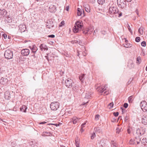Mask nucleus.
Masks as SVG:
<instances>
[{"label":"nucleus","mask_w":147,"mask_h":147,"mask_svg":"<svg viewBox=\"0 0 147 147\" xmlns=\"http://www.w3.org/2000/svg\"><path fill=\"white\" fill-rule=\"evenodd\" d=\"M113 4L114 2L112 1H111V2L109 4L110 5H111V7L109 6V15L111 17H113V15L117 13L119 11L117 8Z\"/></svg>","instance_id":"obj_1"},{"label":"nucleus","mask_w":147,"mask_h":147,"mask_svg":"<svg viewBox=\"0 0 147 147\" xmlns=\"http://www.w3.org/2000/svg\"><path fill=\"white\" fill-rule=\"evenodd\" d=\"M145 129L141 128H138L136 129V131L134 132V135L135 137H139L144 134L145 132Z\"/></svg>","instance_id":"obj_2"},{"label":"nucleus","mask_w":147,"mask_h":147,"mask_svg":"<svg viewBox=\"0 0 147 147\" xmlns=\"http://www.w3.org/2000/svg\"><path fill=\"white\" fill-rule=\"evenodd\" d=\"M98 84L95 85V88L97 90L100 94L101 95L103 93L105 90H107V85H105L104 86H98Z\"/></svg>","instance_id":"obj_3"},{"label":"nucleus","mask_w":147,"mask_h":147,"mask_svg":"<svg viewBox=\"0 0 147 147\" xmlns=\"http://www.w3.org/2000/svg\"><path fill=\"white\" fill-rule=\"evenodd\" d=\"M4 56L7 59H10L13 57V52L11 50L7 49L5 51L4 53Z\"/></svg>","instance_id":"obj_4"},{"label":"nucleus","mask_w":147,"mask_h":147,"mask_svg":"<svg viewBox=\"0 0 147 147\" xmlns=\"http://www.w3.org/2000/svg\"><path fill=\"white\" fill-rule=\"evenodd\" d=\"M59 103L58 102H54L51 103L50 105V107L51 109L53 110H56L59 107Z\"/></svg>","instance_id":"obj_5"},{"label":"nucleus","mask_w":147,"mask_h":147,"mask_svg":"<svg viewBox=\"0 0 147 147\" xmlns=\"http://www.w3.org/2000/svg\"><path fill=\"white\" fill-rule=\"evenodd\" d=\"M73 84V80L70 78H67L65 80V86L68 88L71 87Z\"/></svg>","instance_id":"obj_6"},{"label":"nucleus","mask_w":147,"mask_h":147,"mask_svg":"<svg viewBox=\"0 0 147 147\" xmlns=\"http://www.w3.org/2000/svg\"><path fill=\"white\" fill-rule=\"evenodd\" d=\"M117 4L120 7L124 8L126 7V4L125 0H117Z\"/></svg>","instance_id":"obj_7"},{"label":"nucleus","mask_w":147,"mask_h":147,"mask_svg":"<svg viewBox=\"0 0 147 147\" xmlns=\"http://www.w3.org/2000/svg\"><path fill=\"white\" fill-rule=\"evenodd\" d=\"M140 106L144 112L147 111V103L146 102H141Z\"/></svg>","instance_id":"obj_8"},{"label":"nucleus","mask_w":147,"mask_h":147,"mask_svg":"<svg viewBox=\"0 0 147 147\" xmlns=\"http://www.w3.org/2000/svg\"><path fill=\"white\" fill-rule=\"evenodd\" d=\"M75 26L80 29V30L83 29V24L81 21L79 20L76 22L74 25Z\"/></svg>","instance_id":"obj_9"},{"label":"nucleus","mask_w":147,"mask_h":147,"mask_svg":"<svg viewBox=\"0 0 147 147\" xmlns=\"http://www.w3.org/2000/svg\"><path fill=\"white\" fill-rule=\"evenodd\" d=\"M80 119V118H78L76 116H74L73 118L70 119V121L69 123L73 122L74 124H76L79 121Z\"/></svg>","instance_id":"obj_10"},{"label":"nucleus","mask_w":147,"mask_h":147,"mask_svg":"<svg viewBox=\"0 0 147 147\" xmlns=\"http://www.w3.org/2000/svg\"><path fill=\"white\" fill-rule=\"evenodd\" d=\"M21 54L24 56H27L30 53V51L28 49H24L21 51Z\"/></svg>","instance_id":"obj_11"},{"label":"nucleus","mask_w":147,"mask_h":147,"mask_svg":"<svg viewBox=\"0 0 147 147\" xmlns=\"http://www.w3.org/2000/svg\"><path fill=\"white\" fill-rule=\"evenodd\" d=\"M56 7L54 5H51L49 7V11L52 13H55L56 11Z\"/></svg>","instance_id":"obj_12"},{"label":"nucleus","mask_w":147,"mask_h":147,"mask_svg":"<svg viewBox=\"0 0 147 147\" xmlns=\"http://www.w3.org/2000/svg\"><path fill=\"white\" fill-rule=\"evenodd\" d=\"M31 50L32 51V53H33V54L32 55V56H33L34 57H35L34 53H36L37 50V48L35 45L33 46L32 47H30Z\"/></svg>","instance_id":"obj_13"},{"label":"nucleus","mask_w":147,"mask_h":147,"mask_svg":"<svg viewBox=\"0 0 147 147\" xmlns=\"http://www.w3.org/2000/svg\"><path fill=\"white\" fill-rule=\"evenodd\" d=\"M7 12L4 9H0V17H3L6 15Z\"/></svg>","instance_id":"obj_14"},{"label":"nucleus","mask_w":147,"mask_h":147,"mask_svg":"<svg viewBox=\"0 0 147 147\" xmlns=\"http://www.w3.org/2000/svg\"><path fill=\"white\" fill-rule=\"evenodd\" d=\"M142 122L144 125H147V115H143L142 118Z\"/></svg>","instance_id":"obj_15"},{"label":"nucleus","mask_w":147,"mask_h":147,"mask_svg":"<svg viewBox=\"0 0 147 147\" xmlns=\"http://www.w3.org/2000/svg\"><path fill=\"white\" fill-rule=\"evenodd\" d=\"M53 22L52 21H49L47 22L46 27L47 28L50 29L53 27Z\"/></svg>","instance_id":"obj_16"},{"label":"nucleus","mask_w":147,"mask_h":147,"mask_svg":"<svg viewBox=\"0 0 147 147\" xmlns=\"http://www.w3.org/2000/svg\"><path fill=\"white\" fill-rule=\"evenodd\" d=\"M40 49L42 51L47 50L48 48L47 46L44 44H41L39 46Z\"/></svg>","instance_id":"obj_17"},{"label":"nucleus","mask_w":147,"mask_h":147,"mask_svg":"<svg viewBox=\"0 0 147 147\" xmlns=\"http://www.w3.org/2000/svg\"><path fill=\"white\" fill-rule=\"evenodd\" d=\"M8 80L6 78L2 77L0 80V82L2 84L5 85L7 84Z\"/></svg>","instance_id":"obj_18"},{"label":"nucleus","mask_w":147,"mask_h":147,"mask_svg":"<svg viewBox=\"0 0 147 147\" xmlns=\"http://www.w3.org/2000/svg\"><path fill=\"white\" fill-rule=\"evenodd\" d=\"M4 98L6 100H9L11 98L10 94L9 91H6L4 94Z\"/></svg>","instance_id":"obj_19"},{"label":"nucleus","mask_w":147,"mask_h":147,"mask_svg":"<svg viewBox=\"0 0 147 147\" xmlns=\"http://www.w3.org/2000/svg\"><path fill=\"white\" fill-rule=\"evenodd\" d=\"M93 93L92 92H87L86 94L85 98L87 99H89L91 97Z\"/></svg>","instance_id":"obj_20"},{"label":"nucleus","mask_w":147,"mask_h":147,"mask_svg":"<svg viewBox=\"0 0 147 147\" xmlns=\"http://www.w3.org/2000/svg\"><path fill=\"white\" fill-rule=\"evenodd\" d=\"M142 144L146 147H147V139L144 138L142 140Z\"/></svg>","instance_id":"obj_21"},{"label":"nucleus","mask_w":147,"mask_h":147,"mask_svg":"<svg viewBox=\"0 0 147 147\" xmlns=\"http://www.w3.org/2000/svg\"><path fill=\"white\" fill-rule=\"evenodd\" d=\"M79 89V86L77 84H75L72 88L73 91H77Z\"/></svg>","instance_id":"obj_22"},{"label":"nucleus","mask_w":147,"mask_h":147,"mask_svg":"<svg viewBox=\"0 0 147 147\" xmlns=\"http://www.w3.org/2000/svg\"><path fill=\"white\" fill-rule=\"evenodd\" d=\"M27 109V107L24 105H23L20 108V111L23 112H26V109Z\"/></svg>","instance_id":"obj_23"},{"label":"nucleus","mask_w":147,"mask_h":147,"mask_svg":"<svg viewBox=\"0 0 147 147\" xmlns=\"http://www.w3.org/2000/svg\"><path fill=\"white\" fill-rule=\"evenodd\" d=\"M79 140L78 139V137H76L75 139V144L76 147H79Z\"/></svg>","instance_id":"obj_24"},{"label":"nucleus","mask_w":147,"mask_h":147,"mask_svg":"<svg viewBox=\"0 0 147 147\" xmlns=\"http://www.w3.org/2000/svg\"><path fill=\"white\" fill-rule=\"evenodd\" d=\"M81 30L82 31V33L86 35H87L89 32L88 28H86L85 30H84V28H83V29Z\"/></svg>","instance_id":"obj_25"},{"label":"nucleus","mask_w":147,"mask_h":147,"mask_svg":"<svg viewBox=\"0 0 147 147\" xmlns=\"http://www.w3.org/2000/svg\"><path fill=\"white\" fill-rule=\"evenodd\" d=\"M79 30V29L78 27H76V26H74L73 27V31L74 33H76L78 32Z\"/></svg>","instance_id":"obj_26"},{"label":"nucleus","mask_w":147,"mask_h":147,"mask_svg":"<svg viewBox=\"0 0 147 147\" xmlns=\"http://www.w3.org/2000/svg\"><path fill=\"white\" fill-rule=\"evenodd\" d=\"M51 135V133L49 132L44 131L42 133V135L45 136H49Z\"/></svg>","instance_id":"obj_27"},{"label":"nucleus","mask_w":147,"mask_h":147,"mask_svg":"<svg viewBox=\"0 0 147 147\" xmlns=\"http://www.w3.org/2000/svg\"><path fill=\"white\" fill-rule=\"evenodd\" d=\"M128 66L130 68H132L134 67V65L133 62L131 61V62H129V63H128Z\"/></svg>","instance_id":"obj_28"},{"label":"nucleus","mask_w":147,"mask_h":147,"mask_svg":"<svg viewBox=\"0 0 147 147\" xmlns=\"http://www.w3.org/2000/svg\"><path fill=\"white\" fill-rule=\"evenodd\" d=\"M82 13V11L80 9L78 8L77 9V14L78 16H80Z\"/></svg>","instance_id":"obj_29"},{"label":"nucleus","mask_w":147,"mask_h":147,"mask_svg":"<svg viewBox=\"0 0 147 147\" xmlns=\"http://www.w3.org/2000/svg\"><path fill=\"white\" fill-rule=\"evenodd\" d=\"M85 74H82L81 75L79 76V79L82 82L84 80V76Z\"/></svg>","instance_id":"obj_30"},{"label":"nucleus","mask_w":147,"mask_h":147,"mask_svg":"<svg viewBox=\"0 0 147 147\" xmlns=\"http://www.w3.org/2000/svg\"><path fill=\"white\" fill-rule=\"evenodd\" d=\"M89 32L90 34H91L94 30V27L92 26H90L88 28Z\"/></svg>","instance_id":"obj_31"},{"label":"nucleus","mask_w":147,"mask_h":147,"mask_svg":"<svg viewBox=\"0 0 147 147\" xmlns=\"http://www.w3.org/2000/svg\"><path fill=\"white\" fill-rule=\"evenodd\" d=\"M135 143V140L133 139H131L129 141V143L130 145L134 144Z\"/></svg>","instance_id":"obj_32"},{"label":"nucleus","mask_w":147,"mask_h":147,"mask_svg":"<svg viewBox=\"0 0 147 147\" xmlns=\"http://www.w3.org/2000/svg\"><path fill=\"white\" fill-rule=\"evenodd\" d=\"M141 59L140 56L138 57L136 59V63H137L140 64L141 62Z\"/></svg>","instance_id":"obj_33"},{"label":"nucleus","mask_w":147,"mask_h":147,"mask_svg":"<svg viewBox=\"0 0 147 147\" xmlns=\"http://www.w3.org/2000/svg\"><path fill=\"white\" fill-rule=\"evenodd\" d=\"M87 121H86L83 124H82L81 126V131L82 132L84 130L83 129V128L85 126V125L86 124V122Z\"/></svg>","instance_id":"obj_34"},{"label":"nucleus","mask_w":147,"mask_h":147,"mask_svg":"<svg viewBox=\"0 0 147 147\" xmlns=\"http://www.w3.org/2000/svg\"><path fill=\"white\" fill-rule=\"evenodd\" d=\"M105 0H97L98 3L100 5L103 4L105 2Z\"/></svg>","instance_id":"obj_35"},{"label":"nucleus","mask_w":147,"mask_h":147,"mask_svg":"<svg viewBox=\"0 0 147 147\" xmlns=\"http://www.w3.org/2000/svg\"><path fill=\"white\" fill-rule=\"evenodd\" d=\"M86 11L87 12H89L90 11V8L89 6H87L85 7Z\"/></svg>","instance_id":"obj_36"},{"label":"nucleus","mask_w":147,"mask_h":147,"mask_svg":"<svg viewBox=\"0 0 147 147\" xmlns=\"http://www.w3.org/2000/svg\"><path fill=\"white\" fill-rule=\"evenodd\" d=\"M113 103L112 102L109 104L108 107L109 109H111L113 107Z\"/></svg>","instance_id":"obj_37"},{"label":"nucleus","mask_w":147,"mask_h":147,"mask_svg":"<svg viewBox=\"0 0 147 147\" xmlns=\"http://www.w3.org/2000/svg\"><path fill=\"white\" fill-rule=\"evenodd\" d=\"M94 130L96 132L100 133V131L99 128L98 127H95L94 129Z\"/></svg>","instance_id":"obj_38"},{"label":"nucleus","mask_w":147,"mask_h":147,"mask_svg":"<svg viewBox=\"0 0 147 147\" xmlns=\"http://www.w3.org/2000/svg\"><path fill=\"white\" fill-rule=\"evenodd\" d=\"M127 27L129 30V31L130 32L131 34H132V30L131 29V28L128 24H127Z\"/></svg>","instance_id":"obj_39"},{"label":"nucleus","mask_w":147,"mask_h":147,"mask_svg":"<svg viewBox=\"0 0 147 147\" xmlns=\"http://www.w3.org/2000/svg\"><path fill=\"white\" fill-rule=\"evenodd\" d=\"M134 98L133 96H129L128 98V101H132L134 100Z\"/></svg>","instance_id":"obj_40"},{"label":"nucleus","mask_w":147,"mask_h":147,"mask_svg":"<svg viewBox=\"0 0 147 147\" xmlns=\"http://www.w3.org/2000/svg\"><path fill=\"white\" fill-rule=\"evenodd\" d=\"M141 45L143 47H145L146 46V42L145 41H143L141 43Z\"/></svg>","instance_id":"obj_41"},{"label":"nucleus","mask_w":147,"mask_h":147,"mask_svg":"<svg viewBox=\"0 0 147 147\" xmlns=\"http://www.w3.org/2000/svg\"><path fill=\"white\" fill-rule=\"evenodd\" d=\"M140 38L139 37H137L135 38V41L137 42H139L140 41Z\"/></svg>","instance_id":"obj_42"},{"label":"nucleus","mask_w":147,"mask_h":147,"mask_svg":"<svg viewBox=\"0 0 147 147\" xmlns=\"http://www.w3.org/2000/svg\"><path fill=\"white\" fill-rule=\"evenodd\" d=\"M138 32L141 34H142L143 33V30L142 28H140L138 30Z\"/></svg>","instance_id":"obj_43"},{"label":"nucleus","mask_w":147,"mask_h":147,"mask_svg":"<svg viewBox=\"0 0 147 147\" xmlns=\"http://www.w3.org/2000/svg\"><path fill=\"white\" fill-rule=\"evenodd\" d=\"M96 135L94 132L92 134V136H91V138L92 139H94V138L95 137Z\"/></svg>","instance_id":"obj_44"},{"label":"nucleus","mask_w":147,"mask_h":147,"mask_svg":"<svg viewBox=\"0 0 147 147\" xmlns=\"http://www.w3.org/2000/svg\"><path fill=\"white\" fill-rule=\"evenodd\" d=\"M113 115L115 117L119 115V112H114L113 113Z\"/></svg>","instance_id":"obj_45"},{"label":"nucleus","mask_w":147,"mask_h":147,"mask_svg":"<svg viewBox=\"0 0 147 147\" xmlns=\"http://www.w3.org/2000/svg\"><path fill=\"white\" fill-rule=\"evenodd\" d=\"M101 32L103 35H105L107 34V32L105 30H102L101 31Z\"/></svg>","instance_id":"obj_46"},{"label":"nucleus","mask_w":147,"mask_h":147,"mask_svg":"<svg viewBox=\"0 0 147 147\" xmlns=\"http://www.w3.org/2000/svg\"><path fill=\"white\" fill-rule=\"evenodd\" d=\"M100 117V115H96L95 116V119L96 120H97L99 119V118Z\"/></svg>","instance_id":"obj_47"},{"label":"nucleus","mask_w":147,"mask_h":147,"mask_svg":"<svg viewBox=\"0 0 147 147\" xmlns=\"http://www.w3.org/2000/svg\"><path fill=\"white\" fill-rule=\"evenodd\" d=\"M65 24V22L64 21H62L61 23V24L59 25L60 27H62L63 25H64Z\"/></svg>","instance_id":"obj_48"},{"label":"nucleus","mask_w":147,"mask_h":147,"mask_svg":"<svg viewBox=\"0 0 147 147\" xmlns=\"http://www.w3.org/2000/svg\"><path fill=\"white\" fill-rule=\"evenodd\" d=\"M124 47H125L128 48V47H131V45L129 44H126V45L124 46Z\"/></svg>","instance_id":"obj_49"},{"label":"nucleus","mask_w":147,"mask_h":147,"mask_svg":"<svg viewBox=\"0 0 147 147\" xmlns=\"http://www.w3.org/2000/svg\"><path fill=\"white\" fill-rule=\"evenodd\" d=\"M116 143V141H111V144L112 145H113Z\"/></svg>","instance_id":"obj_50"},{"label":"nucleus","mask_w":147,"mask_h":147,"mask_svg":"<svg viewBox=\"0 0 147 147\" xmlns=\"http://www.w3.org/2000/svg\"><path fill=\"white\" fill-rule=\"evenodd\" d=\"M25 25H20V26H19V29H20L21 28H24L25 27Z\"/></svg>","instance_id":"obj_51"},{"label":"nucleus","mask_w":147,"mask_h":147,"mask_svg":"<svg viewBox=\"0 0 147 147\" xmlns=\"http://www.w3.org/2000/svg\"><path fill=\"white\" fill-rule=\"evenodd\" d=\"M2 36L5 39H6L7 37V35L6 34H3Z\"/></svg>","instance_id":"obj_52"},{"label":"nucleus","mask_w":147,"mask_h":147,"mask_svg":"<svg viewBox=\"0 0 147 147\" xmlns=\"http://www.w3.org/2000/svg\"><path fill=\"white\" fill-rule=\"evenodd\" d=\"M128 104L127 103H125L123 105V107L125 108H127V107L128 106Z\"/></svg>","instance_id":"obj_53"},{"label":"nucleus","mask_w":147,"mask_h":147,"mask_svg":"<svg viewBox=\"0 0 147 147\" xmlns=\"http://www.w3.org/2000/svg\"><path fill=\"white\" fill-rule=\"evenodd\" d=\"M78 43L80 45H82V41L81 40H79L78 41Z\"/></svg>","instance_id":"obj_54"},{"label":"nucleus","mask_w":147,"mask_h":147,"mask_svg":"<svg viewBox=\"0 0 147 147\" xmlns=\"http://www.w3.org/2000/svg\"><path fill=\"white\" fill-rule=\"evenodd\" d=\"M120 131V129L119 128L116 129V133H117L119 134Z\"/></svg>","instance_id":"obj_55"},{"label":"nucleus","mask_w":147,"mask_h":147,"mask_svg":"<svg viewBox=\"0 0 147 147\" xmlns=\"http://www.w3.org/2000/svg\"><path fill=\"white\" fill-rule=\"evenodd\" d=\"M48 36L49 37L53 38L55 37V36L54 35L51 34V35H49V36Z\"/></svg>","instance_id":"obj_56"},{"label":"nucleus","mask_w":147,"mask_h":147,"mask_svg":"<svg viewBox=\"0 0 147 147\" xmlns=\"http://www.w3.org/2000/svg\"><path fill=\"white\" fill-rule=\"evenodd\" d=\"M71 43L74 44V43H78V40H75L74 41H72L71 42Z\"/></svg>","instance_id":"obj_57"},{"label":"nucleus","mask_w":147,"mask_h":147,"mask_svg":"<svg viewBox=\"0 0 147 147\" xmlns=\"http://www.w3.org/2000/svg\"><path fill=\"white\" fill-rule=\"evenodd\" d=\"M98 32V30L97 29H96L95 30L94 32L93 33V34L94 35H95L96 33Z\"/></svg>","instance_id":"obj_58"},{"label":"nucleus","mask_w":147,"mask_h":147,"mask_svg":"<svg viewBox=\"0 0 147 147\" xmlns=\"http://www.w3.org/2000/svg\"><path fill=\"white\" fill-rule=\"evenodd\" d=\"M128 119V118L127 117H125V122H127Z\"/></svg>","instance_id":"obj_59"},{"label":"nucleus","mask_w":147,"mask_h":147,"mask_svg":"<svg viewBox=\"0 0 147 147\" xmlns=\"http://www.w3.org/2000/svg\"><path fill=\"white\" fill-rule=\"evenodd\" d=\"M80 52L79 51L77 50V56L79 57H80L79 55H80Z\"/></svg>","instance_id":"obj_60"},{"label":"nucleus","mask_w":147,"mask_h":147,"mask_svg":"<svg viewBox=\"0 0 147 147\" xmlns=\"http://www.w3.org/2000/svg\"><path fill=\"white\" fill-rule=\"evenodd\" d=\"M46 123H47L46 122L43 121V122H41L39 123V124H44Z\"/></svg>","instance_id":"obj_61"},{"label":"nucleus","mask_w":147,"mask_h":147,"mask_svg":"<svg viewBox=\"0 0 147 147\" xmlns=\"http://www.w3.org/2000/svg\"><path fill=\"white\" fill-rule=\"evenodd\" d=\"M109 93V92H107V91H106L104 92V94H105V95H107Z\"/></svg>","instance_id":"obj_62"},{"label":"nucleus","mask_w":147,"mask_h":147,"mask_svg":"<svg viewBox=\"0 0 147 147\" xmlns=\"http://www.w3.org/2000/svg\"><path fill=\"white\" fill-rule=\"evenodd\" d=\"M127 132L128 134H130V133L131 131H130V129H127Z\"/></svg>","instance_id":"obj_63"},{"label":"nucleus","mask_w":147,"mask_h":147,"mask_svg":"<svg viewBox=\"0 0 147 147\" xmlns=\"http://www.w3.org/2000/svg\"><path fill=\"white\" fill-rule=\"evenodd\" d=\"M117 143H116L114 144L113 145V147H117Z\"/></svg>","instance_id":"obj_64"}]
</instances>
